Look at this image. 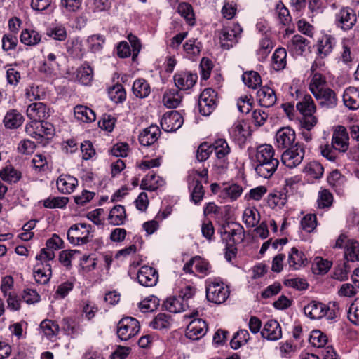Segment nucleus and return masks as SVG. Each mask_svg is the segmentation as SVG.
I'll return each mask as SVG.
<instances>
[{
    "mask_svg": "<svg viewBox=\"0 0 359 359\" xmlns=\"http://www.w3.org/2000/svg\"><path fill=\"white\" fill-rule=\"evenodd\" d=\"M304 313L311 319H320L325 317L328 320H333L340 315L339 305L335 302H330L327 304L311 301L304 308Z\"/></svg>",
    "mask_w": 359,
    "mask_h": 359,
    "instance_id": "3",
    "label": "nucleus"
},
{
    "mask_svg": "<svg viewBox=\"0 0 359 359\" xmlns=\"http://www.w3.org/2000/svg\"><path fill=\"white\" fill-rule=\"evenodd\" d=\"M323 167L318 161H311L304 168L305 174L313 179H319L323 174Z\"/></svg>",
    "mask_w": 359,
    "mask_h": 359,
    "instance_id": "51",
    "label": "nucleus"
},
{
    "mask_svg": "<svg viewBox=\"0 0 359 359\" xmlns=\"http://www.w3.org/2000/svg\"><path fill=\"white\" fill-rule=\"evenodd\" d=\"M318 104L322 108L332 109L338 103V98L336 93L330 88H326L313 95Z\"/></svg>",
    "mask_w": 359,
    "mask_h": 359,
    "instance_id": "17",
    "label": "nucleus"
},
{
    "mask_svg": "<svg viewBox=\"0 0 359 359\" xmlns=\"http://www.w3.org/2000/svg\"><path fill=\"white\" fill-rule=\"evenodd\" d=\"M137 278L140 285L144 287H153L158 283V271L151 266H143L139 269Z\"/></svg>",
    "mask_w": 359,
    "mask_h": 359,
    "instance_id": "16",
    "label": "nucleus"
},
{
    "mask_svg": "<svg viewBox=\"0 0 359 359\" xmlns=\"http://www.w3.org/2000/svg\"><path fill=\"white\" fill-rule=\"evenodd\" d=\"M250 339V334L247 330H240L231 339L230 344L233 349L239 348L243 344L248 342Z\"/></svg>",
    "mask_w": 359,
    "mask_h": 359,
    "instance_id": "56",
    "label": "nucleus"
},
{
    "mask_svg": "<svg viewBox=\"0 0 359 359\" xmlns=\"http://www.w3.org/2000/svg\"><path fill=\"white\" fill-rule=\"evenodd\" d=\"M76 78L81 83L89 85L93 78L92 67L88 63L81 65L76 71Z\"/></svg>",
    "mask_w": 359,
    "mask_h": 359,
    "instance_id": "47",
    "label": "nucleus"
},
{
    "mask_svg": "<svg viewBox=\"0 0 359 359\" xmlns=\"http://www.w3.org/2000/svg\"><path fill=\"white\" fill-rule=\"evenodd\" d=\"M308 45L307 40L301 35H294L288 42V48H291L297 54H302L305 51Z\"/></svg>",
    "mask_w": 359,
    "mask_h": 359,
    "instance_id": "53",
    "label": "nucleus"
},
{
    "mask_svg": "<svg viewBox=\"0 0 359 359\" xmlns=\"http://www.w3.org/2000/svg\"><path fill=\"white\" fill-rule=\"evenodd\" d=\"M109 99L116 104L123 102L126 97V93L121 84H116L108 90Z\"/></svg>",
    "mask_w": 359,
    "mask_h": 359,
    "instance_id": "49",
    "label": "nucleus"
},
{
    "mask_svg": "<svg viewBox=\"0 0 359 359\" xmlns=\"http://www.w3.org/2000/svg\"><path fill=\"white\" fill-rule=\"evenodd\" d=\"M86 42L90 50L95 53L102 50L105 43V38L100 34H93L88 37Z\"/></svg>",
    "mask_w": 359,
    "mask_h": 359,
    "instance_id": "48",
    "label": "nucleus"
},
{
    "mask_svg": "<svg viewBox=\"0 0 359 359\" xmlns=\"http://www.w3.org/2000/svg\"><path fill=\"white\" fill-rule=\"evenodd\" d=\"M41 34L34 29H25L20 34V41L26 46H33L41 41Z\"/></svg>",
    "mask_w": 359,
    "mask_h": 359,
    "instance_id": "36",
    "label": "nucleus"
},
{
    "mask_svg": "<svg viewBox=\"0 0 359 359\" xmlns=\"http://www.w3.org/2000/svg\"><path fill=\"white\" fill-rule=\"evenodd\" d=\"M138 320L132 317L122 318L117 325V335L122 341H127L135 336L140 331Z\"/></svg>",
    "mask_w": 359,
    "mask_h": 359,
    "instance_id": "11",
    "label": "nucleus"
},
{
    "mask_svg": "<svg viewBox=\"0 0 359 359\" xmlns=\"http://www.w3.org/2000/svg\"><path fill=\"white\" fill-rule=\"evenodd\" d=\"M243 191L242 186L237 184H232L224 187L218 193V197L224 201H233L237 200Z\"/></svg>",
    "mask_w": 359,
    "mask_h": 359,
    "instance_id": "26",
    "label": "nucleus"
},
{
    "mask_svg": "<svg viewBox=\"0 0 359 359\" xmlns=\"http://www.w3.org/2000/svg\"><path fill=\"white\" fill-rule=\"evenodd\" d=\"M68 201L67 197H49L43 201V205L47 208H62Z\"/></svg>",
    "mask_w": 359,
    "mask_h": 359,
    "instance_id": "62",
    "label": "nucleus"
},
{
    "mask_svg": "<svg viewBox=\"0 0 359 359\" xmlns=\"http://www.w3.org/2000/svg\"><path fill=\"white\" fill-rule=\"evenodd\" d=\"M74 111L76 118L82 122L90 123L96 119L95 112L86 106L77 105Z\"/></svg>",
    "mask_w": 359,
    "mask_h": 359,
    "instance_id": "37",
    "label": "nucleus"
},
{
    "mask_svg": "<svg viewBox=\"0 0 359 359\" xmlns=\"http://www.w3.org/2000/svg\"><path fill=\"white\" fill-rule=\"evenodd\" d=\"M296 134L290 127H283L276 134V144L279 149H289L293 147Z\"/></svg>",
    "mask_w": 359,
    "mask_h": 359,
    "instance_id": "15",
    "label": "nucleus"
},
{
    "mask_svg": "<svg viewBox=\"0 0 359 359\" xmlns=\"http://www.w3.org/2000/svg\"><path fill=\"white\" fill-rule=\"evenodd\" d=\"M230 134L236 142L241 144L245 142L249 132L241 122H237L231 127Z\"/></svg>",
    "mask_w": 359,
    "mask_h": 359,
    "instance_id": "46",
    "label": "nucleus"
},
{
    "mask_svg": "<svg viewBox=\"0 0 359 359\" xmlns=\"http://www.w3.org/2000/svg\"><path fill=\"white\" fill-rule=\"evenodd\" d=\"M182 95L176 88L170 89L165 93L163 97L164 105L168 108H176L181 103Z\"/></svg>",
    "mask_w": 359,
    "mask_h": 359,
    "instance_id": "35",
    "label": "nucleus"
},
{
    "mask_svg": "<svg viewBox=\"0 0 359 359\" xmlns=\"http://www.w3.org/2000/svg\"><path fill=\"white\" fill-rule=\"evenodd\" d=\"M208 330V326L202 319H194L189 323L186 330V337L191 340H198L202 338Z\"/></svg>",
    "mask_w": 359,
    "mask_h": 359,
    "instance_id": "20",
    "label": "nucleus"
},
{
    "mask_svg": "<svg viewBox=\"0 0 359 359\" xmlns=\"http://www.w3.org/2000/svg\"><path fill=\"white\" fill-rule=\"evenodd\" d=\"M175 86L180 90L191 89L198 80V75L190 72H180L173 76Z\"/></svg>",
    "mask_w": 359,
    "mask_h": 359,
    "instance_id": "18",
    "label": "nucleus"
},
{
    "mask_svg": "<svg viewBox=\"0 0 359 359\" xmlns=\"http://www.w3.org/2000/svg\"><path fill=\"white\" fill-rule=\"evenodd\" d=\"M177 11L182 17H183L190 25L195 23L194 14L191 4L187 2L179 4Z\"/></svg>",
    "mask_w": 359,
    "mask_h": 359,
    "instance_id": "54",
    "label": "nucleus"
},
{
    "mask_svg": "<svg viewBox=\"0 0 359 359\" xmlns=\"http://www.w3.org/2000/svg\"><path fill=\"white\" fill-rule=\"evenodd\" d=\"M211 146L216 156L213 168L217 173H223L228 168V156L231 152V148L226 140L222 138L215 140Z\"/></svg>",
    "mask_w": 359,
    "mask_h": 359,
    "instance_id": "4",
    "label": "nucleus"
},
{
    "mask_svg": "<svg viewBox=\"0 0 359 359\" xmlns=\"http://www.w3.org/2000/svg\"><path fill=\"white\" fill-rule=\"evenodd\" d=\"M27 116L32 121H43L49 116V109L42 102H34L28 106Z\"/></svg>",
    "mask_w": 359,
    "mask_h": 359,
    "instance_id": "22",
    "label": "nucleus"
},
{
    "mask_svg": "<svg viewBox=\"0 0 359 359\" xmlns=\"http://www.w3.org/2000/svg\"><path fill=\"white\" fill-rule=\"evenodd\" d=\"M348 318L349 320L355 325H359V299H355L350 305L348 311Z\"/></svg>",
    "mask_w": 359,
    "mask_h": 359,
    "instance_id": "64",
    "label": "nucleus"
},
{
    "mask_svg": "<svg viewBox=\"0 0 359 359\" xmlns=\"http://www.w3.org/2000/svg\"><path fill=\"white\" fill-rule=\"evenodd\" d=\"M356 22V13L350 7L341 8L334 15V23L335 26L344 32L351 29Z\"/></svg>",
    "mask_w": 359,
    "mask_h": 359,
    "instance_id": "9",
    "label": "nucleus"
},
{
    "mask_svg": "<svg viewBox=\"0 0 359 359\" xmlns=\"http://www.w3.org/2000/svg\"><path fill=\"white\" fill-rule=\"evenodd\" d=\"M25 130L29 136L40 142L45 137H51L55 131L53 125L44 121H31L26 124Z\"/></svg>",
    "mask_w": 359,
    "mask_h": 359,
    "instance_id": "8",
    "label": "nucleus"
},
{
    "mask_svg": "<svg viewBox=\"0 0 359 359\" xmlns=\"http://www.w3.org/2000/svg\"><path fill=\"white\" fill-rule=\"evenodd\" d=\"M217 93L212 88H205L200 95L198 99V109L203 116H209L216 109L217 105Z\"/></svg>",
    "mask_w": 359,
    "mask_h": 359,
    "instance_id": "12",
    "label": "nucleus"
},
{
    "mask_svg": "<svg viewBox=\"0 0 359 359\" xmlns=\"http://www.w3.org/2000/svg\"><path fill=\"white\" fill-rule=\"evenodd\" d=\"M242 31L241 26L236 23L223 27L219 32L221 46L226 50L232 48L238 43Z\"/></svg>",
    "mask_w": 359,
    "mask_h": 359,
    "instance_id": "10",
    "label": "nucleus"
},
{
    "mask_svg": "<svg viewBox=\"0 0 359 359\" xmlns=\"http://www.w3.org/2000/svg\"><path fill=\"white\" fill-rule=\"evenodd\" d=\"M208 170L203 169L201 171L192 170L188 175L189 188L191 191V196L195 204H198L203 198L205 191L201 184V179H204L205 182L208 180Z\"/></svg>",
    "mask_w": 359,
    "mask_h": 359,
    "instance_id": "5",
    "label": "nucleus"
},
{
    "mask_svg": "<svg viewBox=\"0 0 359 359\" xmlns=\"http://www.w3.org/2000/svg\"><path fill=\"white\" fill-rule=\"evenodd\" d=\"M24 121L23 116L16 109L8 110L4 116L3 123L7 129H17Z\"/></svg>",
    "mask_w": 359,
    "mask_h": 359,
    "instance_id": "29",
    "label": "nucleus"
},
{
    "mask_svg": "<svg viewBox=\"0 0 359 359\" xmlns=\"http://www.w3.org/2000/svg\"><path fill=\"white\" fill-rule=\"evenodd\" d=\"M133 94L140 98L147 97L151 92V88L148 82L144 79H136L133 85Z\"/></svg>",
    "mask_w": 359,
    "mask_h": 359,
    "instance_id": "40",
    "label": "nucleus"
},
{
    "mask_svg": "<svg viewBox=\"0 0 359 359\" xmlns=\"http://www.w3.org/2000/svg\"><path fill=\"white\" fill-rule=\"evenodd\" d=\"M259 104L264 107H272L276 102L274 90L267 86L261 88L257 93Z\"/></svg>",
    "mask_w": 359,
    "mask_h": 359,
    "instance_id": "27",
    "label": "nucleus"
},
{
    "mask_svg": "<svg viewBox=\"0 0 359 359\" xmlns=\"http://www.w3.org/2000/svg\"><path fill=\"white\" fill-rule=\"evenodd\" d=\"M183 48L187 56L190 59H193L200 54L201 46V43L196 39H191L183 45Z\"/></svg>",
    "mask_w": 359,
    "mask_h": 359,
    "instance_id": "52",
    "label": "nucleus"
},
{
    "mask_svg": "<svg viewBox=\"0 0 359 359\" xmlns=\"http://www.w3.org/2000/svg\"><path fill=\"white\" fill-rule=\"evenodd\" d=\"M276 14L280 22L284 25L289 24L291 17L288 9L282 1H279L276 6Z\"/></svg>",
    "mask_w": 359,
    "mask_h": 359,
    "instance_id": "61",
    "label": "nucleus"
},
{
    "mask_svg": "<svg viewBox=\"0 0 359 359\" xmlns=\"http://www.w3.org/2000/svg\"><path fill=\"white\" fill-rule=\"evenodd\" d=\"M259 219V212L255 207H248L245 209L243 214V222L248 227L256 226Z\"/></svg>",
    "mask_w": 359,
    "mask_h": 359,
    "instance_id": "39",
    "label": "nucleus"
},
{
    "mask_svg": "<svg viewBox=\"0 0 359 359\" xmlns=\"http://www.w3.org/2000/svg\"><path fill=\"white\" fill-rule=\"evenodd\" d=\"M57 189L64 194L72 193L78 186V180L69 175H61L56 182Z\"/></svg>",
    "mask_w": 359,
    "mask_h": 359,
    "instance_id": "25",
    "label": "nucleus"
},
{
    "mask_svg": "<svg viewBox=\"0 0 359 359\" xmlns=\"http://www.w3.org/2000/svg\"><path fill=\"white\" fill-rule=\"evenodd\" d=\"M205 287L207 299L212 303H224L229 296V287L222 282L210 278L206 280Z\"/></svg>",
    "mask_w": 359,
    "mask_h": 359,
    "instance_id": "6",
    "label": "nucleus"
},
{
    "mask_svg": "<svg viewBox=\"0 0 359 359\" xmlns=\"http://www.w3.org/2000/svg\"><path fill=\"white\" fill-rule=\"evenodd\" d=\"M326 78L320 72H315L311 74V79L309 83V90L313 95L326 88Z\"/></svg>",
    "mask_w": 359,
    "mask_h": 359,
    "instance_id": "41",
    "label": "nucleus"
},
{
    "mask_svg": "<svg viewBox=\"0 0 359 359\" xmlns=\"http://www.w3.org/2000/svg\"><path fill=\"white\" fill-rule=\"evenodd\" d=\"M333 203V196L327 189L319 191L318 194L317 203L319 208H330Z\"/></svg>",
    "mask_w": 359,
    "mask_h": 359,
    "instance_id": "57",
    "label": "nucleus"
},
{
    "mask_svg": "<svg viewBox=\"0 0 359 359\" xmlns=\"http://www.w3.org/2000/svg\"><path fill=\"white\" fill-rule=\"evenodd\" d=\"M161 135V130L156 125H151L144 128L139 135V142L142 146H150L155 143Z\"/></svg>",
    "mask_w": 359,
    "mask_h": 359,
    "instance_id": "23",
    "label": "nucleus"
},
{
    "mask_svg": "<svg viewBox=\"0 0 359 359\" xmlns=\"http://www.w3.org/2000/svg\"><path fill=\"white\" fill-rule=\"evenodd\" d=\"M307 262V259L304 253L299 251L297 248H292L288 255L287 263L289 268L292 270L299 269L304 266Z\"/></svg>",
    "mask_w": 359,
    "mask_h": 359,
    "instance_id": "30",
    "label": "nucleus"
},
{
    "mask_svg": "<svg viewBox=\"0 0 359 359\" xmlns=\"http://www.w3.org/2000/svg\"><path fill=\"white\" fill-rule=\"evenodd\" d=\"M339 55L340 60L344 64L348 66L352 65L354 56L347 41L341 42V50H340Z\"/></svg>",
    "mask_w": 359,
    "mask_h": 359,
    "instance_id": "59",
    "label": "nucleus"
},
{
    "mask_svg": "<svg viewBox=\"0 0 359 359\" xmlns=\"http://www.w3.org/2000/svg\"><path fill=\"white\" fill-rule=\"evenodd\" d=\"M336 46V39L330 34L322 36L317 43V53L321 57L329 55Z\"/></svg>",
    "mask_w": 359,
    "mask_h": 359,
    "instance_id": "24",
    "label": "nucleus"
},
{
    "mask_svg": "<svg viewBox=\"0 0 359 359\" xmlns=\"http://www.w3.org/2000/svg\"><path fill=\"white\" fill-rule=\"evenodd\" d=\"M172 319L170 316L164 313H158L154 320L150 323V326L154 329H165L170 326Z\"/></svg>",
    "mask_w": 359,
    "mask_h": 359,
    "instance_id": "55",
    "label": "nucleus"
},
{
    "mask_svg": "<svg viewBox=\"0 0 359 359\" xmlns=\"http://www.w3.org/2000/svg\"><path fill=\"white\" fill-rule=\"evenodd\" d=\"M55 252L41 249L36 256V263L33 268L35 281L39 284L48 283L52 276V268L50 261L54 259Z\"/></svg>",
    "mask_w": 359,
    "mask_h": 359,
    "instance_id": "2",
    "label": "nucleus"
},
{
    "mask_svg": "<svg viewBox=\"0 0 359 359\" xmlns=\"http://www.w3.org/2000/svg\"><path fill=\"white\" fill-rule=\"evenodd\" d=\"M92 232L90 224H75L69 229L67 233V239L74 245H84L92 240Z\"/></svg>",
    "mask_w": 359,
    "mask_h": 359,
    "instance_id": "7",
    "label": "nucleus"
},
{
    "mask_svg": "<svg viewBox=\"0 0 359 359\" xmlns=\"http://www.w3.org/2000/svg\"><path fill=\"white\" fill-rule=\"evenodd\" d=\"M242 80L248 87L252 89L257 88L262 84L260 75L255 71L245 72L242 76Z\"/></svg>",
    "mask_w": 359,
    "mask_h": 359,
    "instance_id": "50",
    "label": "nucleus"
},
{
    "mask_svg": "<svg viewBox=\"0 0 359 359\" xmlns=\"http://www.w3.org/2000/svg\"><path fill=\"white\" fill-rule=\"evenodd\" d=\"M62 329L65 333L72 338H76L83 332L82 325L71 318H65L63 319Z\"/></svg>",
    "mask_w": 359,
    "mask_h": 359,
    "instance_id": "33",
    "label": "nucleus"
},
{
    "mask_svg": "<svg viewBox=\"0 0 359 359\" xmlns=\"http://www.w3.org/2000/svg\"><path fill=\"white\" fill-rule=\"evenodd\" d=\"M46 34L54 40L59 41H65L67 36L66 28L62 25L48 28L46 31Z\"/></svg>",
    "mask_w": 359,
    "mask_h": 359,
    "instance_id": "58",
    "label": "nucleus"
},
{
    "mask_svg": "<svg viewBox=\"0 0 359 359\" xmlns=\"http://www.w3.org/2000/svg\"><path fill=\"white\" fill-rule=\"evenodd\" d=\"M279 165L278 158L271 144L259 145L256 150L255 170L261 177L269 179L276 171Z\"/></svg>",
    "mask_w": 359,
    "mask_h": 359,
    "instance_id": "1",
    "label": "nucleus"
},
{
    "mask_svg": "<svg viewBox=\"0 0 359 359\" xmlns=\"http://www.w3.org/2000/svg\"><path fill=\"white\" fill-rule=\"evenodd\" d=\"M305 154L304 146L296 143L293 147L287 149L281 155L282 163L289 168H294L299 165Z\"/></svg>",
    "mask_w": 359,
    "mask_h": 359,
    "instance_id": "13",
    "label": "nucleus"
},
{
    "mask_svg": "<svg viewBox=\"0 0 359 359\" xmlns=\"http://www.w3.org/2000/svg\"><path fill=\"white\" fill-rule=\"evenodd\" d=\"M184 123L182 116L177 111L165 113L161 121V126L166 132H174L182 127Z\"/></svg>",
    "mask_w": 359,
    "mask_h": 359,
    "instance_id": "14",
    "label": "nucleus"
},
{
    "mask_svg": "<svg viewBox=\"0 0 359 359\" xmlns=\"http://www.w3.org/2000/svg\"><path fill=\"white\" fill-rule=\"evenodd\" d=\"M297 109L302 115L314 114L316 110V104L310 95H306L302 100L297 104Z\"/></svg>",
    "mask_w": 359,
    "mask_h": 359,
    "instance_id": "45",
    "label": "nucleus"
},
{
    "mask_svg": "<svg viewBox=\"0 0 359 359\" xmlns=\"http://www.w3.org/2000/svg\"><path fill=\"white\" fill-rule=\"evenodd\" d=\"M343 102L346 107L352 110L359 108V89L355 87L347 88L343 95Z\"/></svg>",
    "mask_w": 359,
    "mask_h": 359,
    "instance_id": "31",
    "label": "nucleus"
},
{
    "mask_svg": "<svg viewBox=\"0 0 359 359\" xmlns=\"http://www.w3.org/2000/svg\"><path fill=\"white\" fill-rule=\"evenodd\" d=\"M0 177L2 180L8 183H16L22 177L21 172L12 165H7L0 170Z\"/></svg>",
    "mask_w": 359,
    "mask_h": 359,
    "instance_id": "38",
    "label": "nucleus"
},
{
    "mask_svg": "<svg viewBox=\"0 0 359 359\" xmlns=\"http://www.w3.org/2000/svg\"><path fill=\"white\" fill-rule=\"evenodd\" d=\"M287 52L283 48H277L272 56V66L276 71L283 69L287 65Z\"/></svg>",
    "mask_w": 359,
    "mask_h": 359,
    "instance_id": "44",
    "label": "nucleus"
},
{
    "mask_svg": "<svg viewBox=\"0 0 359 359\" xmlns=\"http://www.w3.org/2000/svg\"><path fill=\"white\" fill-rule=\"evenodd\" d=\"M344 257L351 262L359 261V242L354 239L347 240L345 245Z\"/></svg>",
    "mask_w": 359,
    "mask_h": 359,
    "instance_id": "34",
    "label": "nucleus"
},
{
    "mask_svg": "<svg viewBox=\"0 0 359 359\" xmlns=\"http://www.w3.org/2000/svg\"><path fill=\"white\" fill-rule=\"evenodd\" d=\"M351 261L346 262L338 268L335 269L334 273V278L340 281L346 280L348 278V273L351 270V266L350 264Z\"/></svg>",
    "mask_w": 359,
    "mask_h": 359,
    "instance_id": "63",
    "label": "nucleus"
},
{
    "mask_svg": "<svg viewBox=\"0 0 359 359\" xmlns=\"http://www.w3.org/2000/svg\"><path fill=\"white\" fill-rule=\"evenodd\" d=\"M40 329L43 334L50 340L56 337L60 331L59 325L57 323L51 320H43L40 324Z\"/></svg>",
    "mask_w": 359,
    "mask_h": 359,
    "instance_id": "42",
    "label": "nucleus"
},
{
    "mask_svg": "<svg viewBox=\"0 0 359 359\" xmlns=\"http://www.w3.org/2000/svg\"><path fill=\"white\" fill-rule=\"evenodd\" d=\"M164 184L165 181L161 177L156 175L153 172H150L142 179L140 189L147 191H155L163 186Z\"/></svg>",
    "mask_w": 359,
    "mask_h": 359,
    "instance_id": "28",
    "label": "nucleus"
},
{
    "mask_svg": "<svg viewBox=\"0 0 359 359\" xmlns=\"http://www.w3.org/2000/svg\"><path fill=\"white\" fill-rule=\"evenodd\" d=\"M309 342L315 347L323 348L327 342V337L320 330H313L310 336Z\"/></svg>",
    "mask_w": 359,
    "mask_h": 359,
    "instance_id": "60",
    "label": "nucleus"
},
{
    "mask_svg": "<svg viewBox=\"0 0 359 359\" xmlns=\"http://www.w3.org/2000/svg\"><path fill=\"white\" fill-rule=\"evenodd\" d=\"M126 217V215L124 207L118 205L111 210L108 219L111 224L118 226L123 224Z\"/></svg>",
    "mask_w": 359,
    "mask_h": 359,
    "instance_id": "43",
    "label": "nucleus"
},
{
    "mask_svg": "<svg viewBox=\"0 0 359 359\" xmlns=\"http://www.w3.org/2000/svg\"><path fill=\"white\" fill-rule=\"evenodd\" d=\"M348 134L346 129L342 126H339L333 133L332 145L334 150H337L339 152H345L348 149Z\"/></svg>",
    "mask_w": 359,
    "mask_h": 359,
    "instance_id": "19",
    "label": "nucleus"
},
{
    "mask_svg": "<svg viewBox=\"0 0 359 359\" xmlns=\"http://www.w3.org/2000/svg\"><path fill=\"white\" fill-rule=\"evenodd\" d=\"M261 334L268 340L277 341L282 337L281 327L276 320H269L265 323Z\"/></svg>",
    "mask_w": 359,
    "mask_h": 359,
    "instance_id": "21",
    "label": "nucleus"
},
{
    "mask_svg": "<svg viewBox=\"0 0 359 359\" xmlns=\"http://www.w3.org/2000/svg\"><path fill=\"white\" fill-rule=\"evenodd\" d=\"M163 307L169 312L176 313L186 311L188 304L180 297H170L164 302Z\"/></svg>",
    "mask_w": 359,
    "mask_h": 359,
    "instance_id": "32",
    "label": "nucleus"
}]
</instances>
